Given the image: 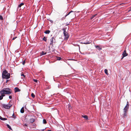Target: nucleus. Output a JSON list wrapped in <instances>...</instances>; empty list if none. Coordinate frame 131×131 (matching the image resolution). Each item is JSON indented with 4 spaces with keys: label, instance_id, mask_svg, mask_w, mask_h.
I'll list each match as a JSON object with an SVG mask.
<instances>
[{
    "label": "nucleus",
    "instance_id": "1",
    "mask_svg": "<svg viewBox=\"0 0 131 131\" xmlns=\"http://www.w3.org/2000/svg\"><path fill=\"white\" fill-rule=\"evenodd\" d=\"M12 93V91L11 89L9 88H4L0 92V93L1 94L9 95Z\"/></svg>",
    "mask_w": 131,
    "mask_h": 131
},
{
    "label": "nucleus",
    "instance_id": "2",
    "mask_svg": "<svg viewBox=\"0 0 131 131\" xmlns=\"http://www.w3.org/2000/svg\"><path fill=\"white\" fill-rule=\"evenodd\" d=\"M10 74L8 73L6 70H5L3 71L2 74V77L3 78L7 79L10 78Z\"/></svg>",
    "mask_w": 131,
    "mask_h": 131
},
{
    "label": "nucleus",
    "instance_id": "3",
    "mask_svg": "<svg viewBox=\"0 0 131 131\" xmlns=\"http://www.w3.org/2000/svg\"><path fill=\"white\" fill-rule=\"evenodd\" d=\"M63 34L64 36V40H68L69 37L68 33L65 30H64Z\"/></svg>",
    "mask_w": 131,
    "mask_h": 131
},
{
    "label": "nucleus",
    "instance_id": "4",
    "mask_svg": "<svg viewBox=\"0 0 131 131\" xmlns=\"http://www.w3.org/2000/svg\"><path fill=\"white\" fill-rule=\"evenodd\" d=\"M2 107L4 108L5 109H9L10 107L12 106L11 104H3L2 105Z\"/></svg>",
    "mask_w": 131,
    "mask_h": 131
},
{
    "label": "nucleus",
    "instance_id": "5",
    "mask_svg": "<svg viewBox=\"0 0 131 131\" xmlns=\"http://www.w3.org/2000/svg\"><path fill=\"white\" fill-rule=\"evenodd\" d=\"M129 105L127 104L124 108V112H127L128 108Z\"/></svg>",
    "mask_w": 131,
    "mask_h": 131
},
{
    "label": "nucleus",
    "instance_id": "6",
    "mask_svg": "<svg viewBox=\"0 0 131 131\" xmlns=\"http://www.w3.org/2000/svg\"><path fill=\"white\" fill-rule=\"evenodd\" d=\"M123 56V57H124L127 56V54L126 53V51L125 50L123 52L122 54Z\"/></svg>",
    "mask_w": 131,
    "mask_h": 131
},
{
    "label": "nucleus",
    "instance_id": "7",
    "mask_svg": "<svg viewBox=\"0 0 131 131\" xmlns=\"http://www.w3.org/2000/svg\"><path fill=\"white\" fill-rule=\"evenodd\" d=\"M54 39V37H52L50 39V44L51 45H52L53 43V39Z\"/></svg>",
    "mask_w": 131,
    "mask_h": 131
},
{
    "label": "nucleus",
    "instance_id": "8",
    "mask_svg": "<svg viewBox=\"0 0 131 131\" xmlns=\"http://www.w3.org/2000/svg\"><path fill=\"white\" fill-rule=\"evenodd\" d=\"M20 90V89L17 88H15V92H19Z\"/></svg>",
    "mask_w": 131,
    "mask_h": 131
},
{
    "label": "nucleus",
    "instance_id": "9",
    "mask_svg": "<svg viewBox=\"0 0 131 131\" xmlns=\"http://www.w3.org/2000/svg\"><path fill=\"white\" fill-rule=\"evenodd\" d=\"M95 47L97 49L99 50H100L102 49V48L99 46H95Z\"/></svg>",
    "mask_w": 131,
    "mask_h": 131
},
{
    "label": "nucleus",
    "instance_id": "10",
    "mask_svg": "<svg viewBox=\"0 0 131 131\" xmlns=\"http://www.w3.org/2000/svg\"><path fill=\"white\" fill-rule=\"evenodd\" d=\"M0 119L2 120L5 121L7 119L5 118H3L0 116Z\"/></svg>",
    "mask_w": 131,
    "mask_h": 131
},
{
    "label": "nucleus",
    "instance_id": "11",
    "mask_svg": "<svg viewBox=\"0 0 131 131\" xmlns=\"http://www.w3.org/2000/svg\"><path fill=\"white\" fill-rule=\"evenodd\" d=\"M29 121H30V122L32 123L33 122L35 121V119L33 118H31L30 119Z\"/></svg>",
    "mask_w": 131,
    "mask_h": 131
},
{
    "label": "nucleus",
    "instance_id": "12",
    "mask_svg": "<svg viewBox=\"0 0 131 131\" xmlns=\"http://www.w3.org/2000/svg\"><path fill=\"white\" fill-rule=\"evenodd\" d=\"M4 94H1V95L0 96V100H2L3 99V97L5 96Z\"/></svg>",
    "mask_w": 131,
    "mask_h": 131
},
{
    "label": "nucleus",
    "instance_id": "13",
    "mask_svg": "<svg viewBox=\"0 0 131 131\" xmlns=\"http://www.w3.org/2000/svg\"><path fill=\"white\" fill-rule=\"evenodd\" d=\"M20 112L21 113H23L24 112V107H22L21 109Z\"/></svg>",
    "mask_w": 131,
    "mask_h": 131
},
{
    "label": "nucleus",
    "instance_id": "14",
    "mask_svg": "<svg viewBox=\"0 0 131 131\" xmlns=\"http://www.w3.org/2000/svg\"><path fill=\"white\" fill-rule=\"evenodd\" d=\"M82 116L84 118L86 119H88V117L87 116H86V115H84V116L82 115Z\"/></svg>",
    "mask_w": 131,
    "mask_h": 131
},
{
    "label": "nucleus",
    "instance_id": "15",
    "mask_svg": "<svg viewBox=\"0 0 131 131\" xmlns=\"http://www.w3.org/2000/svg\"><path fill=\"white\" fill-rule=\"evenodd\" d=\"M24 5V4L23 3H21L18 5V7L20 8L23 5Z\"/></svg>",
    "mask_w": 131,
    "mask_h": 131
},
{
    "label": "nucleus",
    "instance_id": "16",
    "mask_svg": "<svg viewBox=\"0 0 131 131\" xmlns=\"http://www.w3.org/2000/svg\"><path fill=\"white\" fill-rule=\"evenodd\" d=\"M21 76H22L23 77L21 78H22L23 79H24V78L25 77V76L24 74H21Z\"/></svg>",
    "mask_w": 131,
    "mask_h": 131
},
{
    "label": "nucleus",
    "instance_id": "17",
    "mask_svg": "<svg viewBox=\"0 0 131 131\" xmlns=\"http://www.w3.org/2000/svg\"><path fill=\"white\" fill-rule=\"evenodd\" d=\"M50 32V31L49 30H46L45 32V33L46 34H49Z\"/></svg>",
    "mask_w": 131,
    "mask_h": 131
},
{
    "label": "nucleus",
    "instance_id": "18",
    "mask_svg": "<svg viewBox=\"0 0 131 131\" xmlns=\"http://www.w3.org/2000/svg\"><path fill=\"white\" fill-rule=\"evenodd\" d=\"M43 123L44 124H46L47 123V121L45 119H44L43 120Z\"/></svg>",
    "mask_w": 131,
    "mask_h": 131
},
{
    "label": "nucleus",
    "instance_id": "19",
    "mask_svg": "<svg viewBox=\"0 0 131 131\" xmlns=\"http://www.w3.org/2000/svg\"><path fill=\"white\" fill-rule=\"evenodd\" d=\"M46 52H44L43 51H42V53H41V56H42V55L45 54H46Z\"/></svg>",
    "mask_w": 131,
    "mask_h": 131
},
{
    "label": "nucleus",
    "instance_id": "20",
    "mask_svg": "<svg viewBox=\"0 0 131 131\" xmlns=\"http://www.w3.org/2000/svg\"><path fill=\"white\" fill-rule=\"evenodd\" d=\"M7 127L8 128H9V129H10L11 130L12 129L11 127H10V126L8 124H7Z\"/></svg>",
    "mask_w": 131,
    "mask_h": 131
},
{
    "label": "nucleus",
    "instance_id": "21",
    "mask_svg": "<svg viewBox=\"0 0 131 131\" xmlns=\"http://www.w3.org/2000/svg\"><path fill=\"white\" fill-rule=\"evenodd\" d=\"M104 72L106 74H108L107 70L106 69H105L104 70Z\"/></svg>",
    "mask_w": 131,
    "mask_h": 131
},
{
    "label": "nucleus",
    "instance_id": "22",
    "mask_svg": "<svg viewBox=\"0 0 131 131\" xmlns=\"http://www.w3.org/2000/svg\"><path fill=\"white\" fill-rule=\"evenodd\" d=\"M31 96L33 98H34L35 97V95L33 93H32L31 94Z\"/></svg>",
    "mask_w": 131,
    "mask_h": 131
},
{
    "label": "nucleus",
    "instance_id": "23",
    "mask_svg": "<svg viewBox=\"0 0 131 131\" xmlns=\"http://www.w3.org/2000/svg\"><path fill=\"white\" fill-rule=\"evenodd\" d=\"M90 43V42H85L83 43L85 44H89Z\"/></svg>",
    "mask_w": 131,
    "mask_h": 131
},
{
    "label": "nucleus",
    "instance_id": "24",
    "mask_svg": "<svg viewBox=\"0 0 131 131\" xmlns=\"http://www.w3.org/2000/svg\"><path fill=\"white\" fill-rule=\"evenodd\" d=\"M97 14H95V15L93 16H92L91 18V19H92Z\"/></svg>",
    "mask_w": 131,
    "mask_h": 131
},
{
    "label": "nucleus",
    "instance_id": "25",
    "mask_svg": "<svg viewBox=\"0 0 131 131\" xmlns=\"http://www.w3.org/2000/svg\"><path fill=\"white\" fill-rule=\"evenodd\" d=\"M126 112H124V117H125L126 116Z\"/></svg>",
    "mask_w": 131,
    "mask_h": 131
},
{
    "label": "nucleus",
    "instance_id": "26",
    "mask_svg": "<svg viewBox=\"0 0 131 131\" xmlns=\"http://www.w3.org/2000/svg\"><path fill=\"white\" fill-rule=\"evenodd\" d=\"M12 117H13V118H14V119H15L16 118V116H15V115H14V113H13V115H12Z\"/></svg>",
    "mask_w": 131,
    "mask_h": 131
},
{
    "label": "nucleus",
    "instance_id": "27",
    "mask_svg": "<svg viewBox=\"0 0 131 131\" xmlns=\"http://www.w3.org/2000/svg\"><path fill=\"white\" fill-rule=\"evenodd\" d=\"M43 39V40L45 41H46L47 39L45 37H44Z\"/></svg>",
    "mask_w": 131,
    "mask_h": 131
},
{
    "label": "nucleus",
    "instance_id": "28",
    "mask_svg": "<svg viewBox=\"0 0 131 131\" xmlns=\"http://www.w3.org/2000/svg\"><path fill=\"white\" fill-rule=\"evenodd\" d=\"M3 19V18L0 15V20H2Z\"/></svg>",
    "mask_w": 131,
    "mask_h": 131
},
{
    "label": "nucleus",
    "instance_id": "29",
    "mask_svg": "<svg viewBox=\"0 0 131 131\" xmlns=\"http://www.w3.org/2000/svg\"><path fill=\"white\" fill-rule=\"evenodd\" d=\"M33 80L35 82H37L38 81L37 80L35 79H34Z\"/></svg>",
    "mask_w": 131,
    "mask_h": 131
},
{
    "label": "nucleus",
    "instance_id": "30",
    "mask_svg": "<svg viewBox=\"0 0 131 131\" xmlns=\"http://www.w3.org/2000/svg\"><path fill=\"white\" fill-rule=\"evenodd\" d=\"M61 59V58L60 57H58L57 58V60H60Z\"/></svg>",
    "mask_w": 131,
    "mask_h": 131
},
{
    "label": "nucleus",
    "instance_id": "31",
    "mask_svg": "<svg viewBox=\"0 0 131 131\" xmlns=\"http://www.w3.org/2000/svg\"><path fill=\"white\" fill-rule=\"evenodd\" d=\"M9 98L10 99H12V96H10H10H9Z\"/></svg>",
    "mask_w": 131,
    "mask_h": 131
},
{
    "label": "nucleus",
    "instance_id": "32",
    "mask_svg": "<svg viewBox=\"0 0 131 131\" xmlns=\"http://www.w3.org/2000/svg\"><path fill=\"white\" fill-rule=\"evenodd\" d=\"M17 38L16 37H14L13 38V39H12V40H14V39H15L16 38Z\"/></svg>",
    "mask_w": 131,
    "mask_h": 131
},
{
    "label": "nucleus",
    "instance_id": "33",
    "mask_svg": "<svg viewBox=\"0 0 131 131\" xmlns=\"http://www.w3.org/2000/svg\"><path fill=\"white\" fill-rule=\"evenodd\" d=\"M72 12V11H71V12H69V13L66 16L69 15L71 12Z\"/></svg>",
    "mask_w": 131,
    "mask_h": 131
},
{
    "label": "nucleus",
    "instance_id": "34",
    "mask_svg": "<svg viewBox=\"0 0 131 131\" xmlns=\"http://www.w3.org/2000/svg\"><path fill=\"white\" fill-rule=\"evenodd\" d=\"M25 62L24 61L23 63V65H24L25 63Z\"/></svg>",
    "mask_w": 131,
    "mask_h": 131
},
{
    "label": "nucleus",
    "instance_id": "35",
    "mask_svg": "<svg viewBox=\"0 0 131 131\" xmlns=\"http://www.w3.org/2000/svg\"><path fill=\"white\" fill-rule=\"evenodd\" d=\"M24 126H27V125L26 124H25L24 125Z\"/></svg>",
    "mask_w": 131,
    "mask_h": 131
},
{
    "label": "nucleus",
    "instance_id": "36",
    "mask_svg": "<svg viewBox=\"0 0 131 131\" xmlns=\"http://www.w3.org/2000/svg\"><path fill=\"white\" fill-rule=\"evenodd\" d=\"M45 129H42L41 130L42 131H44Z\"/></svg>",
    "mask_w": 131,
    "mask_h": 131
},
{
    "label": "nucleus",
    "instance_id": "37",
    "mask_svg": "<svg viewBox=\"0 0 131 131\" xmlns=\"http://www.w3.org/2000/svg\"><path fill=\"white\" fill-rule=\"evenodd\" d=\"M47 131H51V130H47Z\"/></svg>",
    "mask_w": 131,
    "mask_h": 131
},
{
    "label": "nucleus",
    "instance_id": "38",
    "mask_svg": "<svg viewBox=\"0 0 131 131\" xmlns=\"http://www.w3.org/2000/svg\"><path fill=\"white\" fill-rule=\"evenodd\" d=\"M124 57H123V56L122 57V59Z\"/></svg>",
    "mask_w": 131,
    "mask_h": 131
},
{
    "label": "nucleus",
    "instance_id": "39",
    "mask_svg": "<svg viewBox=\"0 0 131 131\" xmlns=\"http://www.w3.org/2000/svg\"><path fill=\"white\" fill-rule=\"evenodd\" d=\"M131 10V8H130V9L129 10V11H130Z\"/></svg>",
    "mask_w": 131,
    "mask_h": 131
}]
</instances>
